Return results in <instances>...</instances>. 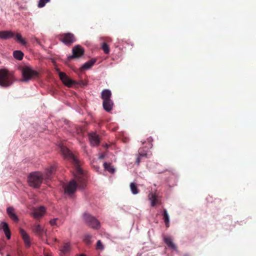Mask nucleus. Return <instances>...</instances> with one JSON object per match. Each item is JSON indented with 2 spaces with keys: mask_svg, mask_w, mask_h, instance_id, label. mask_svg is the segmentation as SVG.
<instances>
[{
  "mask_svg": "<svg viewBox=\"0 0 256 256\" xmlns=\"http://www.w3.org/2000/svg\"><path fill=\"white\" fill-rule=\"evenodd\" d=\"M60 150L64 157L71 161L75 166L76 172L74 174L75 180H72L67 184L64 186V193L68 196H72L76 190L78 186L79 188L84 190L86 186V176L83 170L79 165V160L76 157L66 146L61 144L60 146Z\"/></svg>",
  "mask_w": 256,
  "mask_h": 256,
  "instance_id": "nucleus-1",
  "label": "nucleus"
},
{
  "mask_svg": "<svg viewBox=\"0 0 256 256\" xmlns=\"http://www.w3.org/2000/svg\"><path fill=\"white\" fill-rule=\"evenodd\" d=\"M55 169V166H52L46 168L44 174L40 172L30 173L28 178L30 186L34 188H38L44 179L48 180L51 178Z\"/></svg>",
  "mask_w": 256,
  "mask_h": 256,
  "instance_id": "nucleus-2",
  "label": "nucleus"
},
{
  "mask_svg": "<svg viewBox=\"0 0 256 256\" xmlns=\"http://www.w3.org/2000/svg\"><path fill=\"white\" fill-rule=\"evenodd\" d=\"M16 80L12 72L4 69L0 70V86L8 88L11 86Z\"/></svg>",
  "mask_w": 256,
  "mask_h": 256,
  "instance_id": "nucleus-3",
  "label": "nucleus"
},
{
  "mask_svg": "<svg viewBox=\"0 0 256 256\" xmlns=\"http://www.w3.org/2000/svg\"><path fill=\"white\" fill-rule=\"evenodd\" d=\"M22 82H28L33 78H36L38 76L37 71L28 66H24L22 69Z\"/></svg>",
  "mask_w": 256,
  "mask_h": 256,
  "instance_id": "nucleus-4",
  "label": "nucleus"
},
{
  "mask_svg": "<svg viewBox=\"0 0 256 256\" xmlns=\"http://www.w3.org/2000/svg\"><path fill=\"white\" fill-rule=\"evenodd\" d=\"M82 218L85 223L89 226L95 229L100 228V222L95 217L85 212L83 214Z\"/></svg>",
  "mask_w": 256,
  "mask_h": 256,
  "instance_id": "nucleus-5",
  "label": "nucleus"
},
{
  "mask_svg": "<svg viewBox=\"0 0 256 256\" xmlns=\"http://www.w3.org/2000/svg\"><path fill=\"white\" fill-rule=\"evenodd\" d=\"M72 54L68 57V60L81 57L84 53V50L80 45H76L72 50Z\"/></svg>",
  "mask_w": 256,
  "mask_h": 256,
  "instance_id": "nucleus-6",
  "label": "nucleus"
},
{
  "mask_svg": "<svg viewBox=\"0 0 256 256\" xmlns=\"http://www.w3.org/2000/svg\"><path fill=\"white\" fill-rule=\"evenodd\" d=\"M59 76L62 82L68 87H71L76 84V81L68 78L66 74L63 72H60Z\"/></svg>",
  "mask_w": 256,
  "mask_h": 256,
  "instance_id": "nucleus-7",
  "label": "nucleus"
},
{
  "mask_svg": "<svg viewBox=\"0 0 256 256\" xmlns=\"http://www.w3.org/2000/svg\"><path fill=\"white\" fill-rule=\"evenodd\" d=\"M62 42L66 45L69 46L76 42V39L73 34L67 33L64 34L61 38Z\"/></svg>",
  "mask_w": 256,
  "mask_h": 256,
  "instance_id": "nucleus-8",
  "label": "nucleus"
},
{
  "mask_svg": "<svg viewBox=\"0 0 256 256\" xmlns=\"http://www.w3.org/2000/svg\"><path fill=\"white\" fill-rule=\"evenodd\" d=\"M89 140L92 146H98L100 144V138L98 134L96 133L92 132L88 136Z\"/></svg>",
  "mask_w": 256,
  "mask_h": 256,
  "instance_id": "nucleus-9",
  "label": "nucleus"
},
{
  "mask_svg": "<svg viewBox=\"0 0 256 256\" xmlns=\"http://www.w3.org/2000/svg\"><path fill=\"white\" fill-rule=\"evenodd\" d=\"M0 229L3 230L8 240L10 238L11 233L8 225L6 222H0Z\"/></svg>",
  "mask_w": 256,
  "mask_h": 256,
  "instance_id": "nucleus-10",
  "label": "nucleus"
},
{
  "mask_svg": "<svg viewBox=\"0 0 256 256\" xmlns=\"http://www.w3.org/2000/svg\"><path fill=\"white\" fill-rule=\"evenodd\" d=\"M20 234L24 240L26 247L29 248L31 245L30 238L27 232L23 229L20 228Z\"/></svg>",
  "mask_w": 256,
  "mask_h": 256,
  "instance_id": "nucleus-11",
  "label": "nucleus"
},
{
  "mask_svg": "<svg viewBox=\"0 0 256 256\" xmlns=\"http://www.w3.org/2000/svg\"><path fill=\"white\" fill-rule=\"evenodd\" d=\"M14 32L11 30L0 31V38L2 40H8L14 38Z\"/></svg>",
  "mask_w": 256,
  "mask_h": 256,
  "instance_id": "nucleus-12",
  "label": "nucleus"
},
{
  "mask_svg": "<svg viewBox=\"0 0 256 256\" xmlns=\"http://www.w3.org/2000/svg\"><path fill=\"white\" fill-rule=\"evenodd\" d=\"M114 105L113 101L111 100H103L102 106L104 109L107 112H111Z\"/></svg>",
  "mask_w": 256,
  "mask_h": 256,
  "instance_id": "nucleus-13",
  "label": "nucleus"
},
{
  "mask_svg": "<svg viewBox=\"0 0 256 256\" xmlns=\"http://www.w3.org/2000/svg\"><path fill=\"white\" fill-rule=\"evenodd\" d=\"M46 211V208L43 206L38 207L33 213V216L36 219L42 218Z\"/></svg>",
  "mask_w": 256,
  "mask_h": 256,
  "instance_id": "nucleus-14",
  "label": "nucleus"
},
{
  "mask_svg": "<svg viewBox=\"0 0 256 256\" xmlns=\"http://www.w3.org/2000/svg\"><path fill=\"white\" fill-rule=\"evenodd\" d=\"M6 212L10 218L14 222H18V218L14 212V208L12 207H8L6 209Z\"/></svg>",
  "mask_w": 256,
  "mask_h": 256,
  "instance_id": "nucleus-15",
  "label": "nucleus"
},
{
  "mask_svg": "<svg viewBox=\"0 0 256 256\" xmlns=\"http://www.w3.org/2000/svg\"><path fill=\"white\" fill-rule=\"evenodd\" d=\"M164 241L168 248L174 250H176V246L173 242L172 240L170 237L164 236Z\"/></svg>",
  "mask_w": 256,
  "mask_h": 256,
  "instance_id": "nucleus-16",
  "label": "nucleus"
},
{
  "mask_svg": "<svg viewBox=\"0 0 256 256\" xmlns=\"http://www.w3.org/2000/svg\"><path fill=\"white\" fill-rule=\"evenodd\" d=\"M112 92L108 89H104L101 94V98L103 100L111 99Z\"/></svg>",
  "mask_w": 256,
  "mask_h": 256,
  "instance_id": "nucleus-17",
  "label": "nucleus"
},
{
  "mask_svg": "<svg viewBox=\"0 0 256 256\" xmlns=\"http://www.w3.org/2000/svg\"><path fill=\"white\" fill-rule=\"evenodd\" d=\"M177 182L176 176L172 174L167 180V183L170 187H172L176 185Z\"/></svg>",
  "mask_w": 256,
  "mask_h": 256,
  "instance_id": "nucleus-18",
  "label": "nucleus"
},
{
  "mask_svg": "<svg viewBox=\"0 0 256 256\" xmlns=\"http://www.w3.org/2000/svg\"><path fill=\"white\" fill-rule=\"evenodd\" d=\"M96 58H92L85 62L81 67L82 70L90 69L96 62Z\"/></svg>",
  "mask_w": 256,
  "mask_h": 256,
  "instance_id": "nucleus-19",
  "label": "nucleus"
},
{
  "mask_svg": "<svg viewBox=\"0 0 256 256\" xmlns=\"http://www.w3.org/2000/svg\"><path fill=\"white\" fill-rule=\"evenodd\" d=\"M34 231L39 235H42L45 233L44 228L40 224H36L34 226Z\"/></svg>",
  "mask_w": 256,
  "mask_h": 256,
  "instance_id": "nucleus-20",
  "label": "nucleus"
},
{
  "mask_svg": "<svg viewBox=\"0 0 256 256\" xmlns=\"http://www.w3.org/2000/svg\"><path fill=\"white\" fill-rule=\"evenodd\" d=\"M163 219L165 224L166 226L168 228L170 226V217L166 209H164L163 210Z\"/></svg>",
  "mask_w": 256,
  "mask_h": 256,
  "instance_id": "nucleus-21",
  "label": "nucleus"
},
{
  "mask_svg": "<svg viewBox=\"0 0 256 256\" xmlns=\"http://www.w3.org/2000/svg\"><path fill=\"white\" fill-rule=\"evenodd\" d=\"M148 199L150 202V205L152 206H155L158 201L156 196L153 193H150L148 194Z\"/></svg>",
  "mask_w": 256,
  "mask_h": 256,
  "instance_id": "nucleus-22",
  "label": "nucleus"
},
{
  "mask_svg": "<svg viewBox=\"0 0 256 256\" xmlns=\"http://www.w3.org/2000/svg\"><path fill=\"white\" fill-rule=\"evenodd\" d=\"M24 54L21 50H14L13 52V56L17 60H21L24 58Z\"/></svg>",
  "mask_w": 256,
  "mask_h": 256,
  "instance_id": "nucleus-23",
  "label": "nucleus"
},
{
  "mask_svg": "<svg viewBox=\"0 0 256 256\" xmlns=\"http://www.w3.org/2000/svg\"><path fill=\"white\" fill-rule=\"evenodd\" d=\"M14 40L20 43L22 45L26 44V40L22 38V35L20 34H14Z\"/></svg>",
  "mask_w": 256,
  "mask_h": 256,
  "instance_id": "nucleus-24",
  "label": "nucleus"
},
{
  "mask_svg": "<svg viewBox=\"0 0 256 256\" xmlns=\"http://www.w3.org/2000/svg\"><path fill=\"white\" fill-rule=\"evenodd\" d=\"M104 167L105 170L111 174H114L115 172V168L112 166L110 164H108L106 162H104Z\"/></svg>",
  "mask_w": 256,
  "mask_h": 256,
  "instance_id": "nucleus-25",
  "label": "nucleus"
},
{
  "mask_svg": "<svg viewBox=\"0 0 256 256\" xmlns=\"http://www.w3.org/2000/svg\"><path fill=\"white\" fill-rule=\"evenodd\" d=\"M130 188L132 193L133 194H136L139 193V190L136 184L134 182H131L130 184Z\"/></svg>",
  "mask_w": 256,
  "mask_h": 256,
  "instance_id": "nucleus-26",
  "label": "nucleus"
},
{
  "mask_svg": "<svg viewBox=\"0 0 256 256\" xmlns=\"http://www.w3.org/2000/svg\"><path fill=\"white\" fill-rule=\"evenodd\" d=\"M70 250V244L69 243H66L62 248L60 251L64 254L68 253Z\"/></svg>",
  "mask_w": 256,
  "mask_h": 256,
  "instance_id": "nucleus-27",
  "label": "nucleus"
},
{
  "mask_svg": "<svg viewBox=\"0 0 256 256\" xmlns=\"http://www.w3.org/2000/svg\"><path fill=\"white\" fill-rule=\"evenodd\" d=\"M138 154L140 157L142 158H148L149 154L147 151L144 150L142 148H140L138 150Z\"/></svg>",
  "mask_w": 256,
  "mask_h": 256,
  "instance_id": "nucleus-28",
  "label": "nucleus"
},
{
  "mask_svg": "<svg viewBox=\"0 0 256 256\" xmlns=\"http://www.w3.org/2000/svg\"><path fill=\"white\" fill-rule=\"evenodd\" d=\"M92 236L88 234H86L84 237V241L88 244H91Z\"/></svg>",
  "mask_w": 256,
  "mask_h": 256,
  "instance_id": "nucleus-29",
  "label": "nucleus"
},
{
  "mask_svg": "<svg viewBox=\"0 0 256 256\" xmlns=\"http://www.w3.org/2000/svg\"><path fill=\"white\" fill-rule=\"evenodd\" d=\"M102 48L106 54H108L110 52V48L108 45L106 43L104 42L102 46Z\"/></svg>",
  "mask_w": 256,
  "mask_h": 256,
  "instance_id": "nucleus-30",
  "label": "nucleus"
},
{
  "mask_svg": "<svg viewBox=\"0 0 256 256\" xmlns=\"http://www.w3.org/2000/svg\"><path fill=\"white\" fill-rule=\"evenodd\" d=\"M50 0H40L38 3V7L40 8H43L45 6L46 3L49 2Z\"/></svg>",
  "mask_w": 256,
  "mask_h": 256,
  "instance_id": "nucleus-31",
  "label": "nucleus"
},
{
  "mask_svg": "<svg viewBox=\"0 0 256 256\" xmlns=\"http://www.w3.org/2000/svg\"><path fill=\"white\" fill-rule=\"evenodd\" d=\"M75 85H78L82 87H84L88 85V82L84 81L83 80H80L78 81H76Z\"/></svg>",
  "mask_w": 256,
  "mask_h": 256,
  "instance_id": "nucleus-32",
  "label": "nucleus"
},
{
  "mask_svg": "<svg viewBox=\"0 0 256 256\" xmlns=\"http://www.w3.org/2000/svg\"><path fill=\"white\" fill-rule=\"evenodd\" d=\"M96 248L97 250H103L104 249V246L102 244L101 241L100 240H98L97 242L96 245Z\"/></svg>",
  "mask_w": 256,
  "mask_h": 256,
  "instance_id": "nucleus-33",
  "label": "nucleus"
},
{
  "mask_svg": "<svg viewBox=\"0 0 256 256\" xmlns=\"http://www.w3.org/2000/svg\"><path fill=\"white\" fill-rule=\"evenodd\" d=\"M58 220V218H53V219H52L50 221V224L52 226H56L57 224H56V222L57 220Z\"/></svg>",
  "mask_w": 256,
  "mask_h": 256,
  "instance_id": "nucleus-34",
  "label": "nucleus"
},
{
  "mask_svg": "<svg viewBox=\"0 0 256 256\" xmlns=\"http://www.w3.org/2000/svg\"><path fill=\"white\" fill-rule=\"evenodd\" d=\"M148 148H152V140H153V139L152 137H149L148 139Z\"/></svg>",
  "mask_w": 256,
  "mask_h": 256,
  "instance_id": "nucleus-35",
  "label": "nucleus"
},
{
  "mask_svg": "<svg viewBox=\"0 0 256 256\" xmlns=\"http://www.w3.org/2000/svg\"><path fill=\"white\" fill-rule=\"evenodd\" d=\"M142 158V157H140V156H138L137 158H136V163L138 164H139L140 163V158Z\"/></svg>",
  "mask_w": 256,
  "mask_h": 256,
  "instance_id": "nucleus-36",
  "label": "nucleus"
},
{
  "mask_svg": "<svg viewBox=\"0 0 256 256\" xmlns=\"http://www.w3.org/2000/svg\"><path fill=\"white\" fill-rule=\"evenodd\" d=\"M34 41L36 42V44H38L39 45H40V40L36 38H34Z\"/></svg>",
  "mask_w": 256,
  "mask_h": 256,
  "instance_id": "nucleus-37",
  "label": "nucleus"
},
{
  "mask_svg": "<svg viewBox=\"0 0 256 256\" xmlns=\"http://www.w3.org/2000/svg\"><path fill=\"white\" fill-rule=\"evenodd\" d=\"M106 40L108 42H110L112 41V38H108L106 39Z\"/></svg>",
  "mask_w": 256,
  "mask_h": 256,
  "instance_id": "nucleus-38",
  "label": "nucleus"
},
{
  "mask_svg": "<svg viewBox=\"0 0 256 256\" xmlns=\"http://www.w3.org/2000/svg\"><path fill=\"white\" fill-rule=\"evenodd\" d=\"M104 158V154H101L100 156H99V158L100 159H102Z\"/></svg>",
  "mask_w": 256,
  "mask_h": 256,
  "instance_id": "nucleus-39",
  "label": "nucleus"
},
{
  "mask_svg": "<svg viewBox=\"0 0 256 256\" xmlns=\"http://www.w3.org/2000/svg\"><path fill=\"white\" fill-rule=\"evenodd\" d=\"M183 256H190L188 254H184Z\"/></svg>",
  "mask_w": 256,
  "mask_h": 256,
  "instance_id": "nucleus-40",
  "label": "nucleus"
},
{
  "mask_svg": "<svg viewBox=\"0 0 256 256\" xmlns=\"http://www.w3.org/2000/svg\"><path fill=\"white\" fill-rule=\"evenodd\" d=\"M146 142H142V144H144Z\"/></svg>",
  "mask_w": 256,
  "mask_h": 256,
  "instance_id": "nucleus-41",
  "label": "nucleus"
},
{
  "mask_svg": "<svg viewBox=\"0 0 256 256\" xmlns=\"http://www.w3.org/2000/svg\"><path fill=\"white\" fill-rule=\"evenodd\" d=\"M7 256H10L9 255H7Z\"/></svg>",
  "mask_w": 256,
  "mask_h": 256,
  "instance_id": "nucleus-42",
  "label": "nucleus"
}]
</instances>
